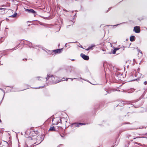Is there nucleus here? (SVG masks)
I'll return each instance as SVG.
<instances>
[{
    "label": "nucleus",
    "instance_id": "obj_1",
    "mask_svg": "<svg viewBox=\"0 0 147 147\" xmlns=\"http://www.w3.org/2000/svg\"><path fill=\"white\" fill-rule=\"evenodd\" d=\"M46 79L47 80H49L52 83L54 84H56L60 82L55 81V78L53 76H48V77L46 78Z\"/></svg>",
    "mask_w": 147,
    "mask_h": 147
},
{
    "label": "nucleus",
    "instance_id": "obj_2",
    "mask_svg": "<svg viewBox=\"0 0 147 147\" xmlns=\"http://www.w3.org/2000/svg\"><path fill=\"white\" fill-rule=\"evenodd\" d=\"M61 119L59 118H55L52 121V122L53 124L57 125L60 122H61Z\"/></svg>",
    "mask_w": 147,
    "mask_h": 147
},
{
    "label": "nucleus",
    "instance_id": "obj_3",
    "mask_svg": "<svg viewBox=\"0 0 147 147\" xmlns=\"http://www.w3.org/2000/svg\"><path fill=\"white\" fill-rule=\"evenodd\" d=\"M134 30L135 32L136 33H139L140 31V28L138 26L134 27Z\"/></svg>",
    "mask_w": 147,
    "mask_h": 147
},
{
    "label": "nucleus",
    "instance_id": "obj_4",
    "mask_svg": "<svg viewBox=\"0 0 147 147\" xmlns=\"http://www.w3.org/2000/svg\"><path fill=\"white\" fill-rule=\"evenodd\" d=\"M81 56L85 60H88L89 59V57L88 56L86 55H85L81 53Z\"/></svg>",
    "mask_w": 147,
    "mask_h": 147
},
{
    "label": "nucleus",
    "instance_id": "obj_5",
    "mask_svg": "<svg viewBox=\"0 0 147 147\" xmlns=\"http://www.w3.org/2000/svg\"><path fill=\"white\" fill-rule=\"evenodd\" d=\"M73 68L71 67L70 66H69L67 67L66 68V71L67 73H70L71 72L72 70L73 69Z\"/></svg>",
    "mask_w": 147,
    "mask_h": 147
},
{
    "label": "nucleus",
    "instance_id": "obj_6",
    "mask_svg": "<svg viewBox=\"0 0 147 147\" xmlns=\"http://www.w3.org/2000/svg\"><path fill=\"white\" fill-rule=\"evenodd\" d=\"M26 11H27L28 13H35V11L33 10V9H27L26 10Z\"/></svg>",
    "mask_w": 147,
    "mask_h": 147
},
{
    "label": "nucleus",
    "instance_id": "obj_7",
    "mask_svg": "<svg viewBox=\"0 0 147 147\" xmlns=\"http://www.w3.org/2000/svg\"><path fill=\"white\" fill-rule=\"evenodd\" d=\"M73 125H74V126L76 127H79L80 125H85V124L84 123H75L73 124Z\"/></svg>",
    "mask_w": 147,
    "mask_h": 147
},
{
    "label": "nucleus",
    "instance_id": "obj_8",
    "mask_svg": "<svg viewBox=\"0 0 147 147\" xmlns=\"http://www.w3.org/2000/svg\"><path fill=\"white\" fill-rule=\"evenodd\" d=\"M62 50V49H59L55 50H53L54 52L56 53H60L61 52Z\"/></svg>",
    "mask_w": 147,
    "mask_h": 147
},
{
    "label": "nucleus",
    "instance_id": "obj_9",
    "mask_svg": "<svg viewBox=\"0 0 147 147\" xmlns=\"http://www.w3.org/2000/svg\"><path fill=\"white\" fill-rule=\"evenodd\" d=\"M135 37L134 36H131L130 38V40L131 41H133L135 40Z\"/></svg>",
    "mask_w": 147,
    "mask_h": 147
},
{
    "label": "nucleus",
    "instance_id": "obj_10",
    "mask_svg": "<svg viewBox=\"0 0 147 147\" xmlns=\"http://www.w3.org/2000/svg\"><path fill=\"white\" fill-rule=\"evenodd\" d=\"M49 130L51 131H55V128H54V127H53V126L51 127L50 128Z\"/></svg>",
    "mask_w": 147,
    "mask_h": 147
},
{
    "label": "nucleus",
    "instance_id": "obj_11",
    "mask_svg": "<svg viewBox=\"0 0 147 147\" xmlns=\"http://www.w3.org/2000/svg\"><path fill=\"white\" fill-rule=\"evenodd\" d=\"M138 51L139 52V53H140V54L139 53L138 55H140V57H141L142 56V51H141L140 50H138Z\"/></svg>",
    "mask_w": 147,
    "mask_h": 147
},
{
    "label": "nucleus",
    "instance_id": "obj_12",
    "mask_svg": "<svg viewBox=\"0 0 147 147\" xmlns=\"http://www.w3.org/2000/svg\"><path fill=\"white\" fill-rule=\"evenodd\" d=\"M17 15V13H16L13 15L10 16V17H11L12 18H14L16 17V16Z\"/></svg>",
    "mask_w": 147,
    "mask_h": 147
},
{
    "label": "nucleus",
    "instance_id": "obj_13",
    "mask_svg": "<svg viewBox=\"0 0 147 147\" xmlns=\"http://www.w3.org/2000/svg\"><path fill=\"white\" fill-rule=\"evenodd\" d=\"M0 10H2L1 11L3 12H5V9L0 8Z\"/></svg>",
    "mask_w": 147,
    "mask_h": 147
},
{
    "label": "nucleus",
    "instance_id": "obj_14",
    "mask_svg": "<svg viewBox=\"0 0 147 147\" xmlns=\"http://www.w3.org/2000/svg\"><path fill=\"white\" fill-rule=\"evenodd\" d=\"M116 50H115V49H114V50L113 51H112V53L113 54H115V53H116Z\"/></svg>",
    "mask_w": 147,
    "mask_h": 147
},
{
    "label": "nucleus",
    "instance_id": "obj_15",
    "mask_svg": "<svg viewBox=\"0 0 147 147\" xmlns=\"http://www.w3.org/2000/svg\"><path fill=\"white\" fill-rule=\"evenodd\" d=\"M71 79V80L72 81H73V80L74 79H73V78H66V80H66V81H67L68 79ZM76 79V78H74V79Z\"/></svg>",
    "mask_w": 147,
    "mask_h": 147
},
{
    "label": "nucleus",
    "instance_id": "obj_16",
    "mask_svg": "<svg viewBox=\"0 0 147 147\" xmlns=\"http://www.w3.org/2000/svg\"><path fill=\"white\" fill-rule=\"evenodd\" d=\"M24 147H28V145L27 144H25L24 145Z\"/></svg>",
    "mask_w": 147,
    "mask_h": 147
},
{
    "label": "nucleus",
    "instance_id": "obj_17",
    "mask_svg": "<svg viewBox=\"0 0 147 147\" xmlns=\"http://www.w3.org/2000/svg\"><path fill=\"white\" fill-rule=\"evenodd\" d=\"M144 84L145 85H146L147 84V82L146 81H145L144 82Z\"/></svg>",
    "mask_w": 147,
    "mask_h": 147
},
{
    "label": "nucleus",
    "instance_id": "obj_18",
    "mask_svg": "<svg viewBox=\"0 0 147 147\" xmlns=\"http://www.w3.org/2000/svg\"><path fill=\"white\" fill-rule=\"evenodd\" d=\"M115 49L116 50V51H117V50H119V48H116Z\"/></svg>",
    "mask_w": 147,
    "mask_h": 147
},
{
    "label": "nucleus",
    "instance_id": "obj_19",
    "mask_svg": "<svg viewBox=\"0 0 147 147\" xmlns=\"http://www.w3.org/2000/svg\"><path fill=\"white\" fill-rule=\"evenodd\" d=\"M86 49V50L88 51V50H90V48H89V47H88V48H87V49Z\"/></svg>",
    "mask_w": 147,
    "mask_h": 147
},
{
    "label": "nucleus",
    "instance_id": "obj_20",
    "mask_svg": "<svg viewBox=\"0 0 147 147\" xmlns=\"http://www.w3.org/2000/svg\"><path fill=\"white\" fill-rule=\"evenodd\" d=\"M65 79V78H63L61 79L62 81H63Z\"/></svg>",
    "mask_w": 147,
    "mask_h": 147
},
{
    "label": "nucleus",
    "instance_id": "obj_21",
    "mask_svg": "<svg viewBox=\"0 0 147 147\" xmlns=\"http://www.w3.org/2000/svg\"><path fill=\"white\" fill-rule=\"evenodd\" d=\"M92 47H89V48H90V49H92Z\"/></svg>",
    "mask_w": 147,
    "mask_h": 147
},
{
    "label": "nucleus",
    "instance_id": "obj_22",
    "mask_svg": "<svg viewBox=\"0 0 147 147\" xmlns=\"http://www.w3.org/2000/svg\"><path fill=\"white\" fill-rule=\"evenodd\" d=\"M61 137H63H63L64 136L63 135H61Z\"/></svg>",
    "mask_w": 147,
    "mask_h": 147
},
{
    "label": "nucleus",
    "instance_id": "obj_23",
    "mask_svg": "<svg viewBox=\"0 0 147 147\" xmlns=\"http://www.w3.org/2000/svg\"><path fill=\"white\" fill-rule=\"evenodd\" d=\"M0 90L2 91H3V90L2 89L0 88Z\"/></svg>",
    "mask_w": 147,
    "mask_h": 147
},
{
    "label": "nucleus",
    "instance_id": "obj_24",
    "mask_svg": "<svg viewBox=\"0 0 147 147\" xmlns=\"http://www.w3.org/2000/svg\"><path fill=\"white\" fill-rule=\"evenodd\" d=\"M1 122V120L0 119V122Z\"/></svg>",
    "mask_w": 147,
    "mask_h": 147
},
{
    "label": "nucleus",
    "instance_id": "obj_25",
    "mask_svg": "<svg viewBox=\"0 0 147 147\" xmlns=\"http://www.w3.org/2000/svg\"><path fill=\"white\" fill-rule=\"evenodd\" d=\"M123 102V104H125V103H124V102Z\"/></svg>",
    "mask_w": 147,
    "mask_h": 147
},
{
    "label": "nucleus",
    "instance_id": "obj_26",
    "mask_svg": "<svg viewBox=\"0 0 147 147\" xmlns=\"http://www.w3.org/2000/svg\"><path fill=\"white\" fill-rule=\"evenodd\" d=\"M41 78V77H38L37 78Z\"/></svg>",
    "mask_w": 147,
    "mask_h": 147
},
{
    "label": "nucleus",
    "instance_id": "obj_27",
    "mask_svg": "<svg viewBox=\"0 0 147 147\" xmlns=\"http://www.w3.org/2000/svg\"><path fill=\"white\" fill-rule=\"evenodd\" d=\"M81 47L82 48V46H81Z\"/></svg>",
    "mask_w": 147,
    "mask_h": 147
},
{
    "label": "nucleus",
    "instance_id": "obj_28",
    "mask_svg": "<svg viewBox=\"0 0 147 147\" xmlns=\"http://www.w3.org/2000/svg\"><path fill=\"white\" fill-rule=\"evenodd\" d=\"M118 25H115L114 26H117Z\"/></svg>",
    "mask_w": 147,
    "mask_h": 147
}]
</instances>
